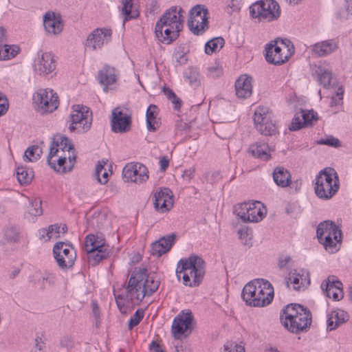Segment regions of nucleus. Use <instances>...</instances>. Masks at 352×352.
Segmentation results:
<instances>
[{"label":"nucleus","mask_w":352,"mask_h":352,"mask_svg":"<svg viewBox=\"0 0 352 352\" xmlns=\"http://www.w3.org/2000/svg\"><path fill=\"white\" fill-rule=\"evenodd\" d=\"M184 10L179 6H172L166 10L157 20L155 33L158 41L170 44L176 40L183 28Z\"/></svg>","instance_id":"obj_1"},{"label":"nucleus","mask_w":352,"mask_h":352,"mask_svg":"<svg viewBox=\"0 0 352 352\" xmlns=\"http://www.w3.org/2000/svg\"><path fill=\"white\" fill-rule=\"evenodd\" d=\"M146 268L134 272L126 287V296L131 300L142 301L146 296L152 295L159 287L160 280L155 274H146Z\"/></svg>","instance_id":"obj_2"},{"label":"nucleus","mask_w":352,"mask_h":352,"mask_svg":"<svg viewBox=\"0 0 352 352\" xmlns=\"http://www.w3.org/2000/svg\"><path fill=\"white\" fill-rule=\"evenodd\" d=\"M280 319L282 324L289 331L300 334L309 331L312 322V315L307 308L299 304H290L282 309Z\"/></svg>","instance_id":"obj_3"},{"label":"nucleus","mask_w":352,"mask_h":352,"mask_svg":"<svg viewBox=\"0 0 352 352\" xmlns=\"http://www.w3.org/2000/svg\"><path fill=\"white\" fill-rule=\"evenodd\" d=\"M272 284L263 278L256 279L247 283L241 292V297L250 307H265L271 303L274 298Z\"/></svg>","instance_id":"obj_4"},{"label":"nucleus","mask_w":352,"mask_h":352,"mask_svg":"<svg viewBox=\"0 0 352 352\" xmlns=\"http://www.w3.org/2000/svg\"><path fill=\"white\" fill-rule=\"evenodd\" d=\"M176 274H183V281L186 286H198L205 274V262L199 256L192 255L188 258L179 261Z\"/></svg>","instance_id":"obj_5"},{"label":"nucleus","mask_w":352,"mask_h":352,"mask_svg":"<svg viewBox=\"0 0 352 352\" xmlns=\"http://www.w3.org/2000/svg\"><path fill=\"white\" fill-rule=\"evenodd\" d=\"M319 242L329 253L338 251L341 243V230L331 221H324L319 223L316 230Z\"/></svg>","instance_id":"obj_6"},{"label":"nucleus","mask_w":352,"mask_h":352,"mask_svg":"<svg viewBox=\"0 0 352 352\" xmlns=\"http://www.w3.org/2000/svg\"><path fill=\"white\" fill-rule=\"evenodd\" d=\"M315 193L320 199H329L338 190V176L333 168L320 170L315 179Z\"/></svg>","instance_id":"obj_7"},{"label":"nucleus","mask_w":352,"mask_h":352,"mask_svg":"<svg viewBox=\"0 0 352 352\" xmlns=\"http://www.w3.org/2000/svg\"><path fill=\"white\" fill-rule=\"evenodd\" d=\"M85 249L89 262L93 266L107 258L111 254L109 246L105 244L102 235H87L85 240Z\"/></svg>","instance_id":"obj_8"},{"label":"nucleus","mask_w":352,"mask_h":352,"mask_svg":"<svg viewBox=\"0 0 352 352\" xmlns=\"http://www.w3.org/2000/svg\"><path fill=\"white\" fill-rule=\"evenodd\" d=\"M289 40H276L267 45L265 58L267 62L274 65H281L289 60L294 53V47L289 48Z\"/></svg>","instance_id":"obj_9"},{"label":"nucleus","mask_w":352,"mask_h":352,"mask_svg":"<svg viewBox=\"0 0 352 352\" xmlns=\"http://www.w3.org/2000/svg\"><path fill=\"white\" fill-rule=\"evenodd\" d=\"M92 123V113L82 105H75L70 114L69 130L71 132L83 133L88 131Z\"/></svg>","instance_id":"obj_10"},{"label":"nucleus","mask_w":352,"mask_h":352,"mask_svg":"<svg viewBox=\"0 0 352 352\" xmlns=\"http://www.w3.org/2000/svg\"><path fill=\"white\" fill-rule=\"evenodd\" d=\"M49 150L47 162L52 168L62 173L72 170L76 163L75 153L69 155L66 153L64 155H60L59 148H56L54 144L50 145Z\"/></svg>","instance_id":"obj_11"},{"label":"nucleus","mask_w":352,"mask_h":352,"mask_svg":"<svg viewBox=\"0 0 352 352\" xmlns=\"http://www.w3.org/2000/svg\"><path fill=\"white\" fill-rule=\"evenodd\" d=\"M250 13L253 18L272 21L280 15V6L274 0H261L250 6Z\"/></svg>","instance_id":"obj_12"},{"label":"nucleus","mask_w":352,"mask_h":352,"mask_svg":"<svg viewBox=\"0 0 352 352\" xmlns=\"http://www.w3.org/2000/svg\"><path fill=\"white\" fill-rule=\"evenodd\" d=\"M53 254L58 266L61 270L72 267L76 259V253L73 246L65 242H57L53 248Z\"/></svg>","instance_id":"obj_13"},{"label":"nucleus","mask_w":352,"mask_h":352,"mask_svg":"<svg viewBox=\"0 0 352 352\" xmlns=\"http://www.w3.org/2000/svg\"><path fill=\"white\" fill-rule=\"evenodd\" d=\"M254 122L256 129L263 135H272L277 133V127L272 120V115L269 108L258 107L256 108Z\"/></svg>","instance_id":"obj_14"},{"label":"nucleus","mask_w":352,"mask_h":352,"mask_svg":"<svg viewBox=\"0 0 352 352\" xmlns=\"http://www.w3.org/2000/svg\"><path fill=\"white\" fill-rule=\"evenodd\" d=\"M208 10L202 5H196L191 8L188 25L193 34L196 35L201 34L208 28Z\"/></svg>","instance_id":"obj_15"},{"label":"nucleus","mask_w":352,"mask_h":352,"mask_svg":"<svg viewBox=\"0 0 352 352\" xmlns=\"http://www.w3.org/2000/svg\"><path fill=\"white\" fill-rule=\"evenodd\" d=\"M34 102L43 113L52 112L58 106V96L52 89H39L33 96Z\"/></svg>","instance_id":"obj_16"},{"label":"nucleus","mask_w":352,"mask_h":352,"mask_svg":"<svg viewBox=\"0 0 352 352\" xmlns=\"http://www.w3.org/2000/svg\"><path fill=\"white\" fill-rule=\"evenodd\" d=\"M111 126V130L117 133H124L131 130V115L126 109L116 107L112 110Z\"/></svg>","instance_id":"obj_17"},{"label":"nucleus","mask_w":352,"mask_h":352,"mask_svg":"<svg viewBox=\"0 0 352 352\" xmlns=\"http://www.w3.org/2000/svg\"><path fill=\"white\" fill-rule=\"evenodd\" d=\"M111 34L110 29L97 28L89 34L85 46L93 50L100 49L111 40Z\"/></svg>","instance_id":"obj_18"},{"label":"nucleus","mask_w":352,"mask_h":352,"mask_svg":"<svg viewBox=\"0 0 352 352\" xmlns=\"http://www.w3.org/2000/svg\"><path fill=\"white\" fill-rule=\"evenodd\" d=\"M193 316L190 311H182L176 316L172 324V333L175 338L179 339L181 336L190 329Z\"/></svg>","instance_id":"obj_19"},{"label":"nucleus","mask_w":352,"mask_h":352,"mask_svg":"<svg viewBox=\"0 0 352 352\" xmlns=\"http://www.w3.org/2000/svg\"><path fill=\"white\" fill-rule=\"evenodd\" d=\"M56 68L54 57L51 53L40 51L34 60V69L39 75H47Z\"/></svg>","instance_id":"obj_20"},{"label":"nucleus","mask_w":352,"mask_h":352,"mask_svg":"<svg viewBox=\"0 0 352 352\" xmlns=\"http://www.w3.org/2000/svg\"><path fill=\"white\" fill-rule=\"evenodd\" d=\"M45 30L50 34L58 35L63 29V23L59 13L48 11L45 13L43 18Z\"/></svg>","instance_id":"obj_21"},{"label":"nucleus","mask_w":352,"mask_h":352,"mask_svg":"<svg viewBox=\"0 0 352 352\" xmlns=\"http://www.w3.org/2000/svg\"><path fill=\"white\" fill-rule=\"evenodd\" d=\"M154 207L160 212L168 211L173 206L172 191L168 188H162L153 195Z\"/></svg>","instance_id":"obj_22"},{"label":"nucleus","mask_w":352,"mask_h":352,"mask_svg":"<svg viewBox=\"0 0 352 352\" xmlns=\"http://www.w3.org/2000/svg\"><path fill=\"white\" fill-rule=\"evenodd\" d=\"M316 120V115L313 111L300 109L295 113L289 129L290 131H298L301 128L311 126L314 121Z\"/></svg>","instance_id":"obj_23"},{"label":"nucleus","mask_w":352,"mask_h":352,"mask_svg":"<svg viewBox=\"0 0 352 352\" xmlns=\"http://www.w3.org/2000/svg\"><path fill=\"white\" fill-rule=\"evenodd\" d=\"M175 237L176 235L175 234H171L163 236L158 241L153 243L151 247V254L160 257L163 254L168 252L175 242Z\"/></svg>","instance_id":"obj_24"},{"label":"nucleus","mask_w":352,"mask_h":352,"mask_svg":"<svg viewBox=\"0 0 352 352\" xmlns=\"http://www.w3.org/2000/svg\"><path fill=\"white\" fill-rule=\"evenodd\" d=\"M252 77L248 75L241 76L235 82L236 94L239 98H249L252 94Z\"/></svg>","instance_id":"obj_25"},{"label":"nucleus","mask_w":352,"mask_h":352,"mask_svg":"<svg viewBox=\"0 0 352 352\" xmlns=\"http://www.w3.org/2000/svg\"><path fill=\"white\" fill-rule=\"evenodd\" d=\"M118 78V73L114 67L106 65L98 72V79L100 84L104 86L103 90L108 91V87L115 83Z\"/></svg>","instance_id":"obj_26"},{"label":"nucleus","mask_w":352,"mask_h":352,"mask_svg":"<svg viewBox=\"0 0 352 352\" xmlns=\"http://www.w3.org/2000/svg\"><path fill=\"white\" fill-rule=\"evenodd\" d=\"M290 283L293 285L294 290L304 289L310 284L309 273L304 270H301V273H294L288 279L285 280V284L287 287H289Z\"/></svg>","instance_id":"obj_27"},{"label":"nucleus","mask_w":352,"mask_h":352,"mask_svg":"<svg viewBox=\"0 0 352 352\" xmlns=\"http://www.w3.org/2000/svg\"><path fill=\"white\" fill-rule=\"evenodd\" d=\"M312 51L319 56H325L335 52L338 47L336 42L333 39L323 41L311 46Z\"/></svg>","instance_id":"obj_28"},{"label":"nucleus","mask_w":352,"mask_h":352,"mask_svg":"<svg viewBox=\"0 0 352 352\" xmlns=\"http://www.w3.org/2000/svg\"><path fill=\"white\" fill-rule=\"evenodd\" d=\"M273 179L275 184L281 188L287 187L292 184L290 173L282 166H278L274 168Z\"/></svg>","instance_id":"obj_29"},{"label":"nucleus","mask_w":352,"mask_h":352,"mask_svg":"<svg viewBox=\"0 0 352 352\" xmlns=\"http://www.w3.org/2000/svg\"><path fill=\"white\" fill-rule=\"evenodd\" d=\"M251 209L247 216V222H258L261 221L266 214V208L260 201L251 202Z\"/></svg>","instance_id":"obj_30"},{"label":"nucleus","mask_w":352,"mask_h":352,"mask_svg":"<svg viewBox=\"0 0 352 352\" xmlns=\"http://www.w3.org/2000/svg\"><path fill=\"white\" fill-rule=\"evenodd\" d=\"M248 152L254 157L266 161L270 158V149L268 144L264 142H256L252 144Z\"/></svg>","instance_id":"obj_31"},{"label":"nucleus","mask_w":352,"mask_h":352,"mask_svg":"<svg viewBox=\"0 0 352 352\" xmlns=\"http://www.w3.org/2000/svg\"><path fill=\"white\" fill-rule=\"evenodd\" d=\"M348 314L343 310L333 311L328 316L327 329L332 331L348 320Z\"/></svg>","instance_id":"obj_32"},{"label":"nucleus","mask_w":352,"mask_h":352,"mask_svg":"<svg viewBox=\"0 0 352 352\" xmlns=\"http://www.w3.org/2000/svg\"><path fill=\"white\" fill-rule=\"evenodd\" d=\"M60 152H67V155L74 153V147L71 140L63 135H56L52 138L50 145L54 144Z\"/></svg>","instance_id":"obj_33"},{"label":"nucleus","mask_w":352,"mask_h":352,"mask_svg":"<svg viewBox=\"0 0 352 352\" xmlns=\"http://www.w3.org/2000/svg\"><path fill=\"white\" fill-rule=\"evenodd\" d=\"M184 80L192 87H198L201 85V76L198 68L188 67L184 72Z\"/></svg>","instance_id":"obj_34"},{"label":"nucleus","mask_w":352,"mask_h":352,"mask_svg":"<svg viewBox=\"0 0 352 352\" xmlns=\"http://www.w3.org/2000/svg\"><path fill=\"white\" fill-rule=\"evenodd\" d=\"M342 283L335 276H329L327 280H324L321 284V288L327 296L331 298V290H338L339 292L342 293Z\"/></svg>","instance_id":"obj_35"},{"label":"nucleus","mask_w":352,"mask_h":352,"mask_svg":"<svg viewBox=\"0 0 352 352\" xmlns=\"http://www.w3.org/2000/svg\"><path fill=\"white\" fill-rule=\"evenodd\" d=\"M134 0H122V14H124V21L135 19L139 13L134 5Z\"/></svg>","instance_id":"obj_36"},{"label":"nucleus","mask_w":352,"mask_h":352,"mask_svg":"<svg viewBox=\"0 0 352 352\" xmlns=\"http://www.w3.org/2000/svg\"><path fill=\"white\" fill-rule=\"evenodd\" d=\"M157 107L154 104H150L146 110V120L147 129L149 131H155L159 126V122L156 120Z\"/></svg>","instance_id":"obj_37"},{"label":"nucleus","mask_w":352,"mask_h":352,"mask_svg":"<svg viewBox=\"0 0 352 352\" xmlns=\"http://www.w3.org/2000/svg\"><path fill=\"white\" fill-rule=\"evenodd\" d=\"M34 177V173L32 169L26 166H19L16 168V178L21 185L29 184Z\"/></svg>","instance_id":"obj_38"},{"label":"nucleus","mask_w":352,"mask_h":352,"mask_svg":"<svg viewBox=\"0 0 352 352\" xmlns=\"http://www.w3.org/2000/svg\"><path fill=\"white\" fill-rule=\"evenodd\" d=\"M225 41L222 37H216L208 41L205 45V52L212 54L220 50L224 45Z\"/></svg>","instance_id":"obj_39"},{"label":"nucleus","mask_w":352,"mask_h":352,"mask_svg":"<svg viewBox=\"0 0 352 352\" xmlns=\"http://www.w3.org/2000/svg\"><path fill=\"white\" fill-rule=\"evenodd\" d=\"M136 164V170L134 172L135 183L141 184L145 182L148 179V168L141 163H134Z\"/></svg>","instance_id":"obj_40"},{"label":"nucleus","mask_w":352,"mask_h":352,"mask_svg":"<svg viewBox=\"0 0 352 352\" xmlns=\"http://www.w3.org/2000/svg\"><path fill=\"white\" fill-rule=\"evenodd\" d=\"M16 46L8 45H0V60H7L14 58L18 53Z\"/></svg>","instance_id":"obj_41"},{"label":"nucleus","mask_w":352,"mask_h":352,"mask_svg":"<svg viewBox=\"0 0 352 352\" xmlns=\"http://www.w3.org/2000/svg\"><path fill=\"white\" fill-rule=\"evenodd\" d=\"M250 204L251 202H245L234 207V212L243 222H247V216L252 206Z\"/></svg>","instance_id":"obj_42"},{"label":"nucleus","mask_w":352,"mask_h":352,"mask_svg":"<svg viewBox=\"0 0 352 352\" xmlns=\"http://www.w3.org/2000/svg\"><path fill=\"white\" fill-rule=\"evenodd\" d=\"M318 72L320 84L322 85L324 88H328L332 78L331 72L322 68H319Z\"/></svg>","instance_id":"obj_43"},{"label":"nucleus","mask_w":352,"mask_h":352,"mask_svg":"<svg viewBox=\"0 0 352 352\" xmlns=\"http://www.w3.org/2000/svg\"><path fill=\"white\" fill-rule=\"evenodd\" d=\"M19 228L15 226L8 227L5 230V237L8 241L16 243L19 240Z\"/></svg>","instance_id":"obj_44"},{"label":"nucleus","mask_w":352,"mask_h":352,"mask_svg":"<svg viewBox=\"0 0 352 352\" xmlns=\"http://www.w3.org/2000/svg\"><path fill=\"white\" fill-rule=\"evenodd\" d=\"M42 201L38 198H35L30 202V206L28 212L32 216L37 217L43 214V209L41 208Z\"/></svg>","instance_id":"obj_45"},{"label":"nucleus","mask_w":352,"mask_h":352,"mask_svg":"<svg viewBox=\"0 0 352 352\" xmlns=\"http://www.w3.org/2000/svg\"><path fill=\"white\" fill-rule=\"evenodd\" d=\"M136 170V164L134 163L127 164L122 170V174L126 182H135V178L134 177V172Z\"/></svg>","instance_id":"obj_46"},{"label":"nucleus","mask_w":352,"mask_h":352,"mask_svg":"<svg viewBox=\"0 0 352 352\" xmlns=\"http://www.w3.org/2000/svg\"><path fill=\"white\" fill-rule=\"evenodd\" d=\"M144 318V311L138 309L135 313L130 318L128 326L129 329H132L137 326Z\"/></svg>","instance_id":"obj_47"},{"label":"nucleus","mask_w":352,"mask_h":352,"mask_svg":"<svg viewBox=\"0 0 352 352\" xmlns=\"http://www.w3.org/2000/svg\"><path fill=\"white\" fill-rule=\"evenodd\" d=\"M124 294L122 293V294H116V292L114 291V296H115V298L116 300V303H117L118 307L119 308V309L121 312L125 311L123 310V309L124 308V302H123V300H126L128 302H133L134 301V300H131L126 297V288L124 289Z\"/></svg>","instance_id":"obj_48"},{"label":"nucleus","mask_w":352,"mask_h":352,"mask_svg":"<svg viewBox=\"0 0 352 352\" xmlns=\"http://www.w3.org/2000/svg\"><path fill=\"white\" fill-rule=\"evenodd\" d=\"M223 352H245V348L232 341H227L223 346Z\"/></svg>","instance_id":"obj_49"},{"label":"nucleus","mask_w":352,"mask_h":352,"mask_svg":"<svg viewBox=\"0 0 352 352\" xmlns=\"http://www.w3.org/2000/svg\"><path fill=\"white\" fill-rule=\"evenodd\" d=\"M223 74V69L217 64L210 66L208 68V76L212 78H217Z\"/></svg>","instance_id":"obj_50"},{"label":"nucleus","mask_w":352,"mask_h":352,"mask_svg":"<svg viewBox=\"0 0 352 352\" xmlns=\"http://www.w3.org/2000/svg\"><path fill=\"white\" fill-rule=\"evenodd\" d=\"M319 144L328 145L334 147H338L340 145V142L338 139L330 136L325 139H320L318 141Z\"/></svg>","instance_id":"obj_51"},{"label":"nucleus","mask_w":352,"mask_h":352,"mask_svg":"<svg viewBox=\"0 0 352 352\" xmlns=\"http://www.w3.org/2000/svg\"><path fill=\"white\" fill-rule=\"evenodd\" d=\"M41 278L43 287H45V283H47L49 286H52L55 284L56 282V276L53 273L47 272L44 276H43Z\"/></svg>","instance_id":"obj_52"},{"label":"nucleus","mask_w":352,"mask_h":352,"mask_svg":"<svg viewBox=\"0 0 352 352\" xmlns=\"http://www.w3.org/2000/svg\"><path fill=\"white\" fill-rule=\"evenodd\" d=\"M8 109V102L5 95L0 94V116L6 113Z\"/></svg>","instance_id":"obj_53"},{"label":"nucleus","mask_w":352,"mask_h":352,"mask_svg":"<svg viewBox=\"0 0 352 352\" xmlns=\"http://www.w3.org/2000/svg\"><path fill=\"white\" fill-rule=\"evenodd\" d=\"M60 346L68 350L73 346V342L69 336H63L60 340Z\"/></svg>","instance_id":"obj_54"},{"label":"nucleus","mask_w":352,"mask_h":352,"mask_svg":"<svg viewBox=\"0 0 352 352\" xmlns=\"http://www.w3.org/2000/svg\"><path fill=\"white\" fill-rule=\"evenodd\" d=\"M35 153L32 146L29 147L25 151L23 155V160L25 162H36V160H33L32 158H34Z\"/></svg>","instance_id":"obj_55"},{"label":"nucleus","mask_w":352,"mask_h":352,"mask_svg":"<svg viewBox=\"0 0 352 352\" xmlns=\"http://www.w3.org/2000/svg\"><path fill=\"white\" fill-rule=\"evenodd\" d=\"M239 10L238 6L235 3L234 0H230L225 8V11L231 15L234 12Z\"/></svg>","instance_id":"obj_56"},{"label":"nucleus","mask_w":352,"mask_h":352,"mask_svg":"<svg viewBox=\"0 0 352 352\" xmlns=\"http://www.w3.org/2000/svg\"><path fill=\"white\" fill-rule=\"evenodd\" d=\"M38 237L41 240L44 239L45 241H49L52 236L49 230V228H42L38 230Z\"/></svg>","instance_id":"obj_57"},{"label":"nucleus","mask_w":352,"mask_h":352,"mask_svg":"<svg viewBox=\"0 0 352 352\" xmlns=\"http://www.w3.org/2000/svg\"><path fill=\"white\" fill-rule=\"evenodd\" d=\"M51 236L59 237L60 233V226L58 224L51 225L48 227Z\"/></svg>","instance_id":"obj_58"},{"label":"nucleus","mask_w":352,"mask_h":352,"mask_svg":"<svg viewBox=\"0 0 352 352\" xmlns=\"http://www.w3.org/2000/svg\"><path fill=\"white\" fill-rule=\"evenodd\" d=\"M175 61L176 63L178 64V65H183V64H185L187 60H188V58L186 57V56L182 53V52H177L175 54Z\"/></svg>","instance_id":"obj_59"},{"label":"nucleus","mask_w":352,"mask_h":352,"mask_svg":"<svg viewBox=\"0 0 352 352\" xmlns=\"http://www.w3.org/2000/svg\"><path fill=\"white\" fill-rule=\"evenodd\" d=\"M149 349L151 352H165L156 341L151 342L149 345Z\"/></svg>","instance_id":"obj_60"},{"label":"nucleus","mask_w":352,"mask_h":352,"mask_svg":"<svg viewBox=\"0 0 352 352\" xmlns=\"http://www.w3.org/2000/svg\"><path fill=\"white\" fill-rule=\"evenodd\" d=\"M45 346V342L43 341L42 338L37 336L35 338V347L36 349L42 352L43 351V349Z\"/></svg>","instance_id":"obj_61"},{"label":"nucleus","mask_w":352,"mask_h":352,"mask_svg":"<svg viewBox=\"0 0 352 352\" xmlns=\"http://www.w3.org/2000/svg\"><path fill=\"white\" fill-rule=\"evenodd\" d=\"M291 261L289 256H281L279 258L278 266L280 269L284 268Z\"/></svg>","instance_id":"obj_62"},{"label":"nucleus","mask_w":352,"mask_h":352,"mask_svg":"<svg viewBox=\"0 0 352 352\" xmlns=\"http://www.w3.org/2000/svg\"><path fill=\"white\" fill-rule=\"evenodd\" d=\"M102 178H100V175L96 176L98 182L101 184H105L108 182V173L106 170H104L102 173Z\"/></svg>","instance_id":"obj_63"},{"label":"nucleus","mask_w":352,"mask_h":352,"mask_svg":"<svg viewBox=\"0 0 352 352\" xmlns=\"http://www.w3.org/2000/svg\"><path fill=\"white\" fill-rule=\"evenodd\" d=\"M33 148H34V153H36L35 155H34V158H32V160H38L42 153H43V151H42V148L41 147H39L38 146H32Z\"/></svg>","instance_id":"obj_64"}]
</instances>
